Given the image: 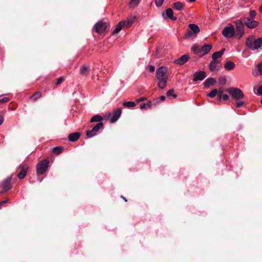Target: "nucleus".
<instances>
[{"mask_svg":"<svg viewBox=\"0 0 262 262\" xmlns=\"http://www.w3.org/2000/svg\"><path fill=\"white\" fill-rule=\"evenodd\" d=\"M121 198L125 201V202H127V200L125 198L123 197V196H121Z\"/></svg>","mask_w":262,"mask_h":262,"instance_id":"6e6d98bb","label":"nucleus"},{"mask_svg":"<svg viewBox=\"0 0 262 262\" xmlns=\"http://www.w3.org/2000/svg\"><path fill=\"white\" fill-rule=\"evenodd\" d=\"M168 77L167 67H159L157 71L156 78L158 80V85L160 88L163 89L166 87Z\"/></svg>","mask_w":262,"mask_h":262,"instance_id":"f257e3e1","label":"nucleus"},{"mask_svg":"<svg viewBox=\"0 0 262 262\" xmlns=\"http://www.w3.org/2000/svg\"><path fill=\"white\" fill-rule=\"evenodd\" d=\"M156 5L157 7H160L163 3L164 0H155Z\"/></svg>","mask_w":262,"mask_h":262,"instance_id":"58836bf2","label":"nucleus"},{"mask_svg":"<svg viewBox=\"0 0 262 262\" xmlns=\"http://www.w3.org/2000/svg\"><path fill=\"white\" fill-rule=\"evenodd\" d=\"M166 95L167 96H172L173 97H176L177 95L176 94H174V91L173 90H168L167 93H166Z\"/></svg>","mask_w":262,"mask_h":262,"instance_id":"e433bc0d","label":"nucleus"},{"mask_svg":"<svg viewBox=\"0 0 262 262\" xmlns=\"http://www.w3.org/2000/svg\"><path fill=\"white\" fill-rule=\"evenodd\" d=\"M121 113V109L118 108V110H117L113 114L112 117L110 118V122L111 123H113L116 122L120 118Z\"/></svg>","mask_w":262,"mask_h":262,"instance_id":"ddd939ff","label":"nucleus"},{"mask_svg":"<svg viewBox=\"0 0 262 262\" xmlns=\"http://www.w3.org/2000/svg\"><path fill=\"white\" fill-rule=\"evenodd\" d=\"M217 94V90L216 89H213L210 93H208L207 94V96L211 97L213 98Z\"/></svg>","mask_w":262,"mask_h":262,"instance_id":"7c9ffc66","label":"nucleus"},{"mask_svg":"<svg viewBox=\"0 0 262 262\" xmlns=\"http://www.w3.org/2000/svg\"><path fill=\"white\" fill-rule=\"evenodd\" d=\"M160 99L161 101H163L164 100H165V96H161L160 97Z\"/></svg>","mask_w":262,"mask_h":262,"instance_id":"603ef678","label":"nucleus"},{"mask_svg":"<svg viewBox=\"0 0 262 262\" xmlns=\"http://www.w3.org/2000/svg\"><path fill=\"white\" fill-rule=\"evenodd\" d=\"M28 167L26 165H23L21 166L20 171L18 173L17 177L19 179H23L25 178L27 174V171L28 170Z\"/></svg>","mask_w":262,"mask_h":262,"instance_id":"dca6fc26","label":"nucleus"},{"mask_svg":"<svg viewBox=\"0 0 262 262\" xmlns=\"http://www.w3.org/2000/svg\"><path fill=\"white\" fill-rule=\"evenodd\" d=\"M9 100V98L0 95V103H5Z\"/></svg>","mask_w":262,"mask_h":262,"instance_id":"4c0bfd02","label":"nucleus"},{"mask_svg":"<svg viewBox=\"0 0 262 262\" xmlns=\"http://www.w3.org/2000/svg\"><path fill=\"white\" fill-rule=\"evenodd\" d=\"M222 56L219 52H215L212 54V59L218 60L217 58H221Z\"/></svg>","mask_w":262,"mask_h":262,"instance_id":"2f4dec72","label":"nucleus"},{"mask_svg":"<svg viewBox=\"0 0 262 262\" xmlns=\"http://www.w3.org/2000/svg\"><path fill=\"white\" fill-rule=\"evenodd\" d=\"M166 14L167 17L170 19L173 20H177V18L173 16V12L171 8L167 9V10H166Z\"/></svg>","mask_w":262,"mask_h":262,"instance_id":"4be33fe9","label":"nucleus"},{"mask_svg":"<svg viewBox=\"0 0 262 262\" xmlns=\"http://www.w3.org/2000/svg\"><path fill=\"white\" fill-rule=\"evenodd\" d=\"M4 118L2 116L0 115V125L2 124L4 122Z\"/></svg>","mask_w":262,"mask_h":262,"instance_id":"8fccbe9b","label":"nucleus"},{"mask_svg":"<svg viewBox=\"0 0 262 262\" xmlns=\"http://www.w3.org/2000/svg\"><path fill=\"white\" fill-rule=\"evenodd\" d=\"M140 0H130L129 2L130 7H135L138 5Z\"/></svg>","mask_w":262,"mask_h":262,"instance_id":"72a5a7b5","label":"nucleus"},{"mask_svg":"<svg viewBox=\"0 0 262 262\" xmlns=\"http://www.w3.org/2000/svg\"><path fill=\"white\" fill-rule=\"evenodd\" d=\"M145 99V97H140L139 99H138L137 101L138 102H140V101H142L144 100Z\"/></svg>","mask_w":262,"mask_h":262,"instance_id":"3c124183","label":"nucleus"},{"mask_svg":"<svg viewBox=\"0 0 262 262\" xmlns=\"http://www.w3.org/2000/svg\"><path fill=\"white\" fill-rule=\"evenodd\" d=\"M222 99L224 101H227L229 99V96L227 94H223L222 95Z\"/></svg>","mask_w":262,"mask_h":262,"instance_id":"c03bdc74","label":"nucleus"},{"mask_svg":"<svg viewBox=\"0 0 262 262\" xmlns=\"http://www.w3.org/2000/svg\"><path fill=\"white\" fill-rule=\"evenodd\" d=\"M8 201H9L8 199H6V200H5L4 201L0 202V207H1L4 204L8 202Z\"/></svg>","mask_w":262,"mask_h":262,"instance_id":"49530a36","label":"nucleus"},{"mask_svg":"<svg viewBox=\"0 0 262 262\" xmlns=\"http://www.w3.org/2000/svg\"><path fill=\"white\" fill-rule=\"evenodd\" d=\"M125 23H123V21H120L116 26L115 29L113 30V34H116L118 33L124 26Z\"/></svg>","mask_w":262,"mask_h":262,"instance_id":"5701e85b","label":"nucleus"},{"mask_svg":"<svg viewBox=\"0 0 262 262\" xmlns=\"http://www.w3.org/2000/svg\"><path fill=\"white\" fill-rule=\"evenodd\" d=\"M216 83V80L214 78H208L203 82L204 86L209 88L211 85H214Z\"/></svg>","mask_w":262,"mask_h":262,"instance_id":"f3484780","label":"nucleus"},{"mask_svg":"<svg viewBox=\"0 0 262 262\" xmlns=\"http://www.w3.org/2000/svg\"><path fill=\"white\" fill-rule=\"evenodd\" d=\"M225 48H223L221 50H220V51H218L220 54L222 56L223 54H224V53L225 52Z\"/></svg>","mask_w":262,"mask_h":262,"instance_id":"de8ad7c7","label":"nucleus"},{"mask_svg":"<svg viewBox=\"0 0 262 262\" xmlns=\"http://www.w3.org/2000/svg\"><path fill=\"white\" fill-rule=\"evenodd\" d=\"M63 147L61 146H58L54 147L52 149V152L54 153L55 154L58 155L60 154L63 150Z\"/></svg>","mask_w":262,"mask_h":262,"instance_id":"c85d7f7f","label":"nucleus"},{"mask_svg":"<svg viewBox=\"0 0 262 262\" xmlns=\"http://www.w3.org/2000/svg\"><path fill=\"white\" fill-rule=\"evenodd\" d=\"M184 7V3L177 2L173 4V8L177 10H182Z\"/></svg>","mask_w":262,"mask_h":262,"instance_id":"b1692460","label":"nucleus"},{"mask_svg":"<svg viewBox=\"0 0 262 262\" xmlns=\"http://www.w3.org/2000/svg\"><path fill=\"white\" fill-rule=\"evenodd\" d=\"M151 102L148 101L147 103H143L140 104V108L141 110L147 109V108H150L151 107Z\"/></svg>","mask_w":262,"mask_h":262,"instance_id":"bb28decb","label":"nucleus"},{"mask_svg":"<svg viewBox=\"0 0 262 262\" xmlns=\"http://www.w3.org/2000/svg\"><path fill=\"white\" fill-rule=\"evenodd\" d=\"M247 47L252 51L262 48V37L256 38L254 35L248 37L245 41Z\"/></svg>","mask_w":262,"mask_h":262,"instance_id":"f03ea898","label":"nucleus"},{"mask_svg":"<svg viewBox=\"0 0 262 262\" xmlns=\"http://www.w3.org/2000/svg\"><path fill=\"white\" fill-rule=\"evenodd\" d=\"M11 179L12 177H9L3 181L2 184L3 190L1 191V193H4L11 188V185L10 184Z\"/></svg>","mask_w":262,"mask_h":262,"instance_id":"9b49d317","label":"nucleus"},{"mask_svg":"<svg viewBox=\"0 0 262 262\" xmlns=\"http://www.w3.org/2000/svg\"><path fill=\"white\" fill-rule=\"evenodd\" d=\"M206 77V73L203 71H200L199 72H195L194 73L193 80L194 81H196L198 80L202 81Z\"/></svg>","mask_w":262,"mask_h":262,"instance_id":"f8f14e48","label":"nucleus"},{"mask_svg":"<svg viewBox=\"0 0 262 262\" xmlns=\"http://www.w3.org/2000/svg\"><path fill=\"white\" fill-rule=\"evenodd\" d=\"M212 48V45L205 44L202 46H200L197 44H194L191 48V50L194 54L200 57L208 54Z\"/></svg>","mask_w":262,"mask_h":262,"instance_id":"7ed1b4c3","label":"nucleus"},{"mask_svg":"<svg viewBox=\"0 0 262 262\" xmlns=\"http://www.w3.org/2000/svg\"><path fill=\"white\" fill-rule=\"evenodd\" d=\"M259 10L262 13V5L259 7Z\"/></svg>","mask_w":262,"mask_h":262,"instance_id":"5fc2aeb1","label":"nucleus"},{"mask_svg":"<svg viewBox=\"0 0 262 262\" xmlns=\"http://www.w3.org/2000/svg\"><path fill=\"white\" fill-rule=\"evenodd\" d=\"M223 90L222 89H219V91H217V94L223 95Z\"/></svg>","mask_w":262,"mask_h":262,"instance_id":"09e8293b","label":"nucleus"},{"mask_svg":"<svg viewBox=\"0 0 262 262\" xmlns=\"http://www.w3.org/2000/svg\"><path fill=\"white\" fill-rule=\"evenodd\" d=\"M89 72V68L85 65H82L80 68V73L82 75H86Z\"/></svg>","mask_w":262,"mask_h":262,"instance_id":"393cba45","label":"nucleus"},{"mask_svg":"<svg viewBox=\"0 0 262 262\" xmlns=\"http://www.w3.org/2000/svg\"><path fill=\"white\" fill-rule=\"evenodd\" d=\"M217 95L219 100H221V99H222V95H220V94H217Z\"/></svg>","mask_w":262,"mask_h":262,"instance_id":"864d4df0","label":"nucleus"},{"mask_svg":"<svg viewBox=\"0 0 262 262\" xmlns=\"http://www.w3.org/2000/svg\"><path fill=\"white\" fill-rule=\"evenodd\" d=\"M107 27V25L106 23L99 21L95 25L94 29L97 33L101 34L106 30Z\"/></svg>","mask_w":262,"mask_h":262,"instance_id":"1a4fd4ad","label":"nucleus"},{"mask_svg":"<svg viewBox=\"0 0 262 262\" xmlns=\"http://www.w3.org/2000/svg\"><path fill=\"white\" fill-rule=\"evenodd\" d=\"M227 91L231 94L232 98L236 100L241 99L244 97V95L242 91L238 88H231L228 89Z\"/></svg>","mask_w":262,"mask_h":262,"instance_id":"39448f33","label":"nucleus"},{"mask_svg":"<svg viewBox=\"0 0 262 262\" xmlns=\"http://www.w3.org/2000/svg\"><path fill=\"white\" fill-rule=\"evenodd\" d=\"M103 118L100 115H97L94 116L93 117L91 118L90 122H96L98 123L101 122V121L102 120Z\"/></svg>","mask_w":262,"mask_h":262,"instance_id":"a878e982","label":"nucleus"},{"mask_svg":"<svg viewBox=\"0 0 262 262\" xmlns=\"http://www.w3.org/2000/svg\"><path fill=\"white\" fill-rule=\"evenodd\" d=\"M63 78L62 77H60L59 78H58L56 81V85L60 84L63 81Z\"/></svg>","mask_w":262,"mask_h":262,"instance_id":"a19ab883","label":"nucleus"},{"mask_svg":"<svg viewBox=\"0 0 262 262\" xmlns=\"http://www.w3.org/2000/svg\"><path fill=\"white\" fill-rule=\"evenodd\" d=\"M148 70L150 72H154L155 70V68L154 66L149 65L148 66Z\"/></svg>","mask_w":262,"mask_h":262,"instance_id":"79ce46f5","label":"nucleus"},{"mask_svg":"<svg viewBox=\"0 0 262 262\" xmlns=\"http://www.w3.org/2000/svg\"><path fill=\"white\" fill-rule=\"evenodd\" d=\"M219 60H212L209 64V69L211 71L214 72L218 71L220 69Z\"/></svg>","mask_w":262,"mask_h":262,"instance_id":"4468645a","label":"nucleus"},{"mask_svg":"<svg viewBox=\"0 0 262 262\" xmlns=\"http://www.w3.org/2000/svg\"><path fill=\"white\" fill-rule=\"evenodd\" d=\"M257 93L259 95L262 94V85H260L257 89Z\"/></svg>","mask_w":262,"mask_h":262,"instance_id":"a18cd8bd","label":"nucleus"},{"mask_svg":"<svg viewBox=\"0 0 262 262\" xmlns=\"http://www.w3.org/2000/svg\"><path fill=\"white\" fill-rule=\"evenodd\" d=\"M49 162L47 160H44L38 164L36 166V171L38 175L42 174L45 173L48 167Z\"/></svg>","mask_w":262,"mask_h":262,"instance_id":"6e6552de","label":"nucleus"},{"mask_svg":"<svg viewBox=\"0 0 262 262\" xmlns=\"http://www.w3.org/2000/svg\"><path fill=\"white\" fill-rule=\"evenodd\" d=\"M123 105L126 107H133L136 105V104L133 101H125L123 103Z\"/></svg>","mask_w":262,"mask_h":262,"instance_id":"cd10ccee","label":"nucleus"},{"mask_svg":"<svg viewBox=\"0 0 262 262\" xmlns=\"http://www.w3.org/2000/svg\"><path fill=\"white\" fill-rule=\"evenodd\" d=\"M135 20V16L130 15L127 18V19L126 21H123V23H125L124 26L129 27L133 24Z\"/></svg>","mask_w":262,"mask_h":262,"instance_id":"a211bd4d","label":"nucleus"},{"mask_svg":"<svg viewBox=\"0 0 262 262\" xmlns=\"http://www.w3.org/2000/svg\"><path fill=\"white\" fill-rule=\"evenodd\" d=\"M244 105V102L242 101H237L236 102V106L237 107H240Z\"/></svg>","mask_w":262,"mask_h":262,"instance_id":"ea45409f","label":"nucleus"},{"mask_svg":"<svg viewBox=\"0 0 262 262\" xmlns=\"http://www.w3.org/2000/svg\"><path fill=\"white\" fill-rule=\"evenodd\" d=\"M96 133L97 132L93 131V129L91 130H89L86 132V136L89 138H92L96 135Z\"/></svg>","mask_w":262,"mask_h":262,"instance_id":"473e14b6","label":"nucleus"},{"mask_svg":"<svg viewBox=\"0 0 262 262\" xmlns=\"http://www.w3.org/2000/svg\"><path fill=\"white\" fill-rule=\"evenodd\" d=\"M189 30L185 35V38H193L196 36L197 34L200 32L199 26L194 24H190L188 26Z\"/></svg>","mask_w":262,"mask_h":262,"instance_id":"20e7f679","label":"nucleus"},{"mask_svg":"<svg viewBox=\"0 0 262 262\" xmlns=\"http://www.w3.org/2000/svg\"><path fill=\"white\" fill-rule=\"evenodd\" d=\"M219 81L220 83H225L226 82V79L225 77H220L219 78Z\"/></svg>","mask_w":262,"mask_h":262,"instance_id":"37998d69","label":"nucleus"},{"mask_svg":"<svg viewBox=\"0 0 262 262\" xmlns=\"http://www.w3.org/2000/svg\"><path fill=\"white\" fill-rule=\"evenodd\" d=\"M103 126V124L102 122L98 123L96 125H95L93 127V131L97 132L99 129L102 128Z\"/></svg>","mask_w":262,"mask_h":262,"instance_id":"c756f323","label":"nucleus"},{"mask_svg":"<svg viewBox=\"0 0 262 262\" xmlns=\"http://www.w3.org/2000/svg\"><path fill=\"white\" fill-rule=\"evenodd\" d=\"M235 34V28L231 24H228L222 31V35L226 38H230L233 37Z\"/></svg>","mask_w":262,"mask_h":262,"instance_id":"423d86ee","label":"nucleus"},{"mask_svg":"<svg viewBox=\"0 0 262 262\" xmlns=\"http://www.w3.org/2000/svg\"><path fill=\"white\" fill-rule=\"evenodd\" d=\"M260 103L262 104V99L260 100Z\"/></svg>","mask_w":262,"mask_h":262,"instance_id":"13d9d810","label":"nucleus"},{"mask_svg":"<svg viewBox=\"0 0 262 262\" xmlns=\"http://www.w3.org/2000/svg\"><path fill=\"white\" fill-rule=\"evenodd\" d=\"M41 96V95L40 92H36L32 96V99L33 100H36L40 98Z\"/></svg>","mask_w":262,"mask_h":262,"instance_id":"f704fd0d","label":"nucleus"},{"mask_svg":"<svg viewBox=\"0 0 262 262\" xmlns=\"http://www.w3.org/2000/svg\"><path fill=\"white\" fill-rule=\"evenodd\" d=\"M236 28L235 30V36L239 39L245 34V27L243 22L241 20H236L235 22Z\"/></svg>","mask_w":262,"mask_h":262,"instance_id":"0eeeda50","label":"nucleus"},{"mask_svg":"<svg viewBox=\"0 0 262 262\" xmlns=\"http://www.w3.org/2000/svg\"><path fill=\"white\" fill-rule=\"evenodd\" d=\"M243 23L248 28L253 29L256 28L258 25V22L254 20L253 19L250 18L248 17H245L243 18Z\"/></svg>","mask_w":262,"mask_h":262,"instance_id":"9d476101","label":"nucleus"},{"mask_svg":"<svg viewBox=\"0 0 262 262\" xmlns=\"http://www.w3.org/2000/svg\"><path fill=\"white\" fill-rule=\"evenodd\" d=\"M190 2H194L195 0H189Z\"/></svg>","mask_w":262,"mask_h":262,"instance_id":"4d7b16f0","label":"nucleus"},{"mask_svg":"<svg viewBox=\"0 0 262 262\" xmlns=\"http://www.w3.org/2000/svg\"><path fill=\"white\" fill-rule=\"evenodd\" d=\"M80 137V134L79 133H74L70 134L69 135L68 138L70 141L74 142L77 141Z\"/></svg>","mask_w":262,"mask_h":262,"instance_id":"aec40b11","label":"nucleus"},{"mask_svg":"<svg viewBox=\"0 0 262 262\" xmlns=\"http://www.w3.org/2000/svg\"><path fill=\"white\" fill-rule=\"evenodd\" d=\"M234 67H235L234 63L231 61H227L224 65L225 69L226 70H229V71L233 69L234 68Z\"/></svg>","mask_w":262,"mask_h":262,"instance_id":"412c9836","label":"nucleus"},{"mask_svg":"<svg viewBox=\"0 0 262 262\" xmlns=\"http://www.w3.org/2000/svg\"><path fill=\"white\" fill-rule=\"evenodd\" d=\"M255 76H258L262 75V62L257 64L256 66V70L253 72Z\"/></svg>","mask_w":262,"mask_h":262,"instance_id":"6ab92c4d","label":"nucleus"},{"mask_svg":"<svg viewBox=\"0 0 262 262\" xmlns=\"http://www.w3.org/2000/svg\"><path fill=\"white\" fill-rule=\"evenodd\" d=\"M256 12L255 10H250L249 11V16H250V18H252V19H253L256 16Z\"/></svg>","mask_w":262,"mask_h":262,"instance_id":"c9c22d12","label":"nucleus"},{"mask_svg":"<svg viewBox=\"0 0 262 262\" xmlns=\"http://www.w3.org/2000/svg\"><path fill=\"white\" fill-rule=\"evenodd\" d=\"M189 59V56L187 54L182 55L181 57L174 61V62L178 65L182 66Z\"/></svg>","mask_w":262,"mask_h":262,"instance_id":"2eb2a0df","label":"nucleus"}]
</instances>
